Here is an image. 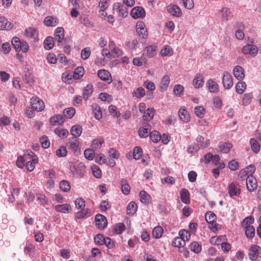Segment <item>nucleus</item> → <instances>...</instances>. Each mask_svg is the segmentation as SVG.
I'll use <instances>...</instances> for the list:
<instances>
[{
  "label": "nucleus",
  "instance_id": "nucleus-1",
  "mask_svg": "<svg viewBox=\"0 0 261 261\" xmlns=\"http://www.w3.org/2000/svg\"><path fill=\"white\" fill-rule=\"evenodd\" d=\"M228 191L230 197L238 196L241 193L240 185L237 181H232L228 186Z\"/></svg>",
  "mask_w": 261,
  "mask_h": 261
},
{
  "label": "nucleus",
  "instance_id": "nucleus-2",
  "mask_svg": "<svg viewBox=\"0 0 261 261\" xmlns=\"http://www.w3.org/2000/svg\"><path fill=\"white\" fill-rule=\"evenodd\" d=\"M30 103L32 108L37 112H41L44 108V102L37 97H32L30 100Z\"/></svg>",
  "mask_w": 261,
  "mask_h": 261
},
{
  "label": "nucleus",
  "instance_id": "nucleus-3",
  "mask_svg": "<svg viewBox=\"0 0 261 261\" xmlns=\"http://www.w3.org/2000/svg\"><path fill=\"white\" fill-rule=\"evenodd\" d=\"M113 10L118 13L119 15L122 17H125L128 14V8L124 4L115 3L113 6Z\"/></svg>",
  "mask_w": 261,
  "mask_h": 261
},
{
  "label": "nucleus",
  "instance_id": "nucleus-4",
  "mask_svg": "<svg viewBox=\"0 0 261 261\" xmlns=\"http://www.w3.org/2000/svg\"><path fill=\"white\" fill-rule=\"evenodd\" d=\"M248 255L252 260H256L258 257H261V248L257 245H252L249 249Z\"/></svg>",
  "mask_w": 261,
  "mask_h": 261
},
{
  "label": "nucleus",
  "instance_id": "nucleus-5",
  "mask_svg": "<svg viewBox=\"0 0 261 261\" xmlns=\"http://www.w3.org/2000/svg\"><path fill=\"white\" fill-rule=\"evenodd\" d=\"M242 51L244 54H249L254 57L257 54L258 48L255 45L248 43L242 47Z\"/></svg>",
  "mask_w": 261,
  "mask_h": 261
},
{
  "label": "nucleus",
  "instance_id": "nucleus-6",
  "mask_svg": "<svg viewBox=\"0 0 261 261\" xmlns=\"http://www.w3.org/2000/svg\"><path fill=\"white\" fill-rule=\"evenodd\" d=\"M55 41L57 42L58 45L63 44V41L64 39V30L62 27L57 28L54 33V38Z\"/></svg>",
  "mask_w": 261,
  "mask_h": 261
},
{
  "label": "nucleus",
  "instance_id": "nucleus-7",
  "mask_svg": "<svg viewBox=\"0 0 261 261\" xmlns=\"http://www.w3.org/2000/svg\"><path fill=\"white\" fill-rule=\"evenodd\" d=\"M28 156H29V159H31V161L27 160L25 166L28 171H32L35 168V164L37 163L38 162V158L32 151L28 153Z\"/></svg>",
  "mask_w": 261,
  "mask_h": 261
},
{
  "label": "nucleus",
  "instance_id": "nucleus-8",
  "mask_svg": "<svg viewBox=\"0 0 261 261\" xmlns=\"http://www.w3.org/2000/svg\"><path fill=\"white\" fill-rule=\"evenodd\" d=\"M246 184L247 188L250 192H253L257 188V181L256 178L253 176H248L246 177Z\"/></svg>",
  "mask_w": 261,
  "mask_h": 261
},
{
  "label": "nucleus",
  "instance_id": "nucleus-9",
  "mask_svg": "<svg viewBox=\"0 0 261 261\" xmlns=\"http://www.w3.org/2000/svg\"><path fill=\"white\" fill-rule=\"evenodd\" d=\"M224 87L226 89H230L233 86V80L231 74L228 72H225L222 78Z\"/></svg>",
  "mask_w": 261,
  "mask_h": 261
},
{
  "label": "nucleus",
  "instance_id": "nucleus-10",
  "mask_svg": "<svg viewBox=\"0 0 261 261\" xmlns=\"http://www.w3.org/2000/svg\"><path fill=\"white\" fill-rule=\"evenodd\" d=\"M131 16L135 19L143 18L145 16V11L142 7H136L132 9Z\"/></svg>",
  "mask_w": 261,
  "mask_h": 261
},
{
  "label": "nucleus",
  "instance_id": "nucleus-11",
  "mask_svg": "<svg viewBox=\"0 0 261 261\" xmlns=\"http://www.w3.org/2000/svg\"><path fill=\"white\" fill-rule=\"evenodd\" d=\"M97 76L100 80L107 82L108 84L112 81L110 73L105 69L99 70L97 72Z\"/></svg>",
  "mask_w": 261,
  "mask_h": 261
},
{
  "label": "nucleus",
  "instance_id": "nucleus-12",
  "mask_svg": "<svg viewBox=\"0 0 261 261\" xmlns=\"http://www.w3.org/2000/svg\"><path fill=\"white\" fill-rule=\"evenodd\" d=\"M95 219L96 225L99 228L104 229L107 226V220L104 216L97 214L96 215Z\"/></svg>",
  "mask_w": 261,
  "mask_h": 261
},
{
  "label": "nucleus",
  "instance_id": "nucleus-13",
  "mask_svg": "<svg viewBox=\"0 0 261 261\" xmlns=\"http://www.w3.org/2000/svg\"><path fill=\"white\" fill-rule=\"evenodd\" d=\"M143 54L149 58L154 57L156 55V46L150 45L146 46L143 49Z\"/></svg>",
  "mask_w": 261,
  "mask_h": 261
},
{
  "label": "nucleus",
  "instance_id": "nucleus-14",
  "mask_svg": "<svg viewBox=\"0 0 261 261\" xmlns=\"http://www.w3.org/2000/svg\"><path fill=\"white\" fill-rule=\"evenodd\" d=\"M206 86L210 92L217 93L219 91L218 84L212 80H208L206 83Z\"/></svg>",
  "mask_w": 261,
  "mask_h": 261
},
{
  "label": "nucleus",
  "instance_id": "nucleus-15",
  "mask_svg": "<svg viewBox=\"0 0 261 261\" xmlns=\"http://www.w3.org/2000/svg\"><path fill=\"white\" fill-rule=\"evenodd\" d=\"M168 12L172 16L179 17L181 15V11L180 8L176 5H170L167 7Z\"/></svg>",
  "mask_w": 261,
  "mask_h": 261
},
{
  "label": "nucleus",
  "instance_id": "nucleus-16",
  "mask_svg": "<svg viewBox=\"0 0 261 261\" xmlns=\"http://www.w3.org/2000/svg\"><path fill=\"white\" fill-rule=\"evenodd\" d=\"M234 77L238 80H242L245 76L243 68L240 66H236L233 69Z\"/></svg>",
  "mask_w": 261,
  "mask_h": 261
},
{
  "label": "nucleus",
  "instance_id": "nucleus-17",
  "mask_svg": "<svg viewBox=\"0 0 261 261\" xmlns=\"http://www.w3.org/2000/svg\"><path fill=\"white\" fill-rule=\"evenodd\" d=\"M196 142L198 143V145L200 148L202 149L208 147L210 144V141L208 139H204V138L201 136H198L196 138Z\"/></svg>",
  "mask_w": 261,
  "mask_h": 261
},
{
  "label": "nucleus",
  "instance_id": "nucleus-18",
  "mask_svg": "<svg viewBox=\"0 0 261 261\" xmlns=\"http://www.w3.org/2000/svg\"><path fill=\"white\" fill-rule=\"evenodd\" d=\"M55 208L57 211L62 213H69L71 211V207L69 204L57 205Z\"/></svg>",
  "mask_w": 261,
  "mask_h": 261
},
{
  "label": "nucleus",
  "instance_id": "nucleus-19",
  "mask_svg": "<svg viewBox=\"0 0 261 261\" xmlns=\"http://www.w3.org/2000/svg\"><path fill=\"white\" fill-rule=\"evenodd\" d=\"M13 25L9 22L5 17H0V30H9L12 28Z\"/></svg>",
  "mask_w": 261,
  "mask_h": 261
},
{
  "label": "nucleus",
  "instance_id": "nucleus-20",
  "mask_svg": "<svg viewBox=\"0 0 261 261\" xmlns=\"http://www.w3.org/2000/svg\"><path fill=\"white\" fill-rule=\"evenodd\" d=\"M64 120L61 115H55L50 118V122L52 125H62Z\"/></svg>",
  "mask_w": 261,
  "mask_h": 261
},
{
  "label": "nucleus",
  "instance_id": "nucleus-21",
  "mask_svg": "<svg viewBox=\"0 0 261 261\" xmlns=\"http://www.w3.org/2000/svg\"><path fill=\"white\" fill-rule=\"evenodd\" d=\"M178 115L180 120L184 122H187L190 120V117L188 111L184 108H181L179 110Z\"/></svg>",
  "mask_w": 261,
  "mask_h": 261
},
{
  "label": "nucleus",
  "instance_id": "nucleus-22",
  "mask_svg": "<svg viewBox=\"0 0 261 261\" xmlns=\"http://www.w3.org/2000/svg\"><path fill=\"white\" fill-rule=\"evenodd\" d=\"M170 81V77L168 75H165L163 76L160 86V90L161 92H164L167 90Z\"/></svg>",
  "mask_w": 261,
  "mask_h": 261
},
{
  "label": "nucleus",
  "instance_id": "nucleus-23",
  "mask_svg": "<svg viewBox=\"0 0 261 261\" xmlns=\"http://www.w3.org/2000/svg\"><path fill=\"white\" fill-rule=\"evenodd\" d=\"M150 130V125L146 123L143 127H141L138 130L139 136L141 138L147 137L148 135V131Z\"/></svg>",
  "mask_w": 261,
  "mask_h": 261
},
{
  "label": "nucleus",
  "instance_id": "nucleus-24",
  "mask_svg": "<svg viewBox=\"0 0 261 261\" xmlns=\"http://www.w3.org/2000/svg\"><path fill=\"white\" fill-rule=\"evenodd\" d=\"M180 195L181 200L183 203L185 204H188L190 203V193L188 190L186 189H182L180 191Z\"/></svg>",
  "mask_w": 261,
  "mask_h": 261
},
{
  "label": "nucleus",
  "instance_id": "nucleus-25",
  "mask_svg": "<svg viewBox=\"0 0 261 261\" xmlns=\"http://www.w3.org/2000/svg\"><path fill=\"white\" fill-rule=\"evenodd\" d=\"M193 84L195 88H199L203 85V76L198 74L193 81Z\"/></svg>",
  "mask_w": 261,
  "mask_h": 261
},
{
  "label": "nucleus",
  "instance_id": "nucleus-26",
  "mask_svg": "<svg viewBox=\"0 0 261 261\" xmlns=\"http://www.w3.org/2000/svg\"><path fill=\"white\" fill-rule=\"evenodd\" d=\"M140 199L141 202L147 204L150 201L149 195L145 191H141L139 193Z\"/></svg>",
  "mask_w": 261,
  "mask_h": 261
},
{
  "label": "nucleus",
  "instance_id": "nucleus-27",
  "mask_svg": "<svg viewBox=\"0 0 261 261\" xmlns=\"http://www.w3.org/2000/svg\"><path fill=\"white\" fill-rule=\"evenodd\" d=\"M154 109L151 108H148L146 110V111L144 112L143 116V118L144 120H145V121H150L153 118V117L154 116Z\"/></svg>",
  "mask_w": 261,
  "mask_h": 261
},
{
  "label": "nucleus",
  "instance_id": "nucleus-28",
  "mask_svg": "<svg viewBox=\"0 0 261 261\" xmlns=\"http://www.w3.org/2000/svg\"><path fill=\"white\" fill-rule=\"evenodd\" d=\"M93 92V86L91 84L87 85L83 90V96L85 100H87Z\"/></svg>",
  "mask_w": 261,
  "mask_h": 261
},
{
  "label": "nucleus",
  "instance_id": "nucleus-29",
  "mask_svg": "<svg viewBox=\"0 0 261 261\" xmlns=\"http://www.w3.org/2000/svg\"><path fill=\"white\" fill-rule=\"evenodd\" d=\"M70 132L72 136L75 138H77L81 135L82 127L79 125H73L71 127Z\"/></svg>",
  "mask_w": 261,
  "mask_h": 261
},
{
  "label": "nucleus",
  "instance_id": "nucleus-30",
  "mask_svg": "<svg viewBox=\"0 0 261 261\" xmlns=\"http://www.w3.org/2000/svg\"><path fill=\"white\" fill-rule=\"evenodd\" d=\"M104 139L102 138H98L93 140L91 145L92 149L97 150L100 148L101 145L104 143Z\"/></svg>",
  "mask_w": 261,
  "mask_h": 261
},
{
  "label": "nucleus",
  "instance_id": "nucleus-31",
  "mask_svg": "<svg viewBox=\"0 0 261 261\" xmlns=\"http://www.w3.org/2000/svg\"><path fill=\"white\" fill-rule=\"evenodd\" d=\"M92 109L93 110V113L94 114L95 118L99 120L102 117V112L100 110L99 106L96 103H94L92 105Z\"/></svg>",
  "mask_w": 261,
  "mask_h": 261
},
{
  "label": "nucleus",
  "instance_id": "nucleus-32",
  "mask_svg": "<svg viewBox=\"0 0 261 261\" xmlns=\"http://www.w3.org/2000/svg\"><path fill=\"white\" fill-rule=\"evenodd\" d=\"M232 147V144L229 143H224L220 144L218 146V148L220 151L224 153H227L229 152Z\"/></svg>",
  "mask_w": 261,
  "mask_h": 261
},
{
  "label": "nucleus",
  "instance_id": "nucleus-33",
  "mask_svg": "<svg viewBox=\"0 0 261 261\" xmlns=\"http://www.w3.org/2000/svg\"><path fill=\"white\" fill-rule=\"evenodd\" d=\"M121 186V190L123 194L127 195L130 192V187L127 181L124 179H121L120 180Z\"/></svg>",
  "mask_w": 261,
  "mask_h": 261
},
{
  "label": "nucleus",
  "instance_id": "nucleus-34",
  "mask_svg": "<svg viewBox=\"0 0 261 261\" xmlns=\"http://www.w3.org/2000/svg\"><path fill=\"white\" fill-rule=\"evenodd\" d=\"M250 143L252 150L254 152L258 153L260 150V145L256 139L251 138L250 140Z\"/></svg>",
  "mask_w": 261,
  "mask_h": 261
},
{
  "label": "nucleus",
  "instance_id": "nucleus-35",
  "mask_svg": "<svg viewBox=\"0 0 261 261\" xmlns=\"http://www.w3.org/2000/svg\"><path fill=\"white\" fill-rule=\"evenodd\" d=\"M44 48L47 50L51 49L54 47V38L52 37H47L44 41Z\"/></svg>",
  "mask_w": 261,
  "mask_h": 261
},
{
  "label": "nucleus",
  "instance_id": "nucleus-36",
  "mask_svg": "<svg viewBox=\"0 0 261 261\" xmlns=\"http://www.w3.org/2000/svg\"><path fill=\"white\" fill-rule=\"evenodd\" d=\"M245 234L249 239H252L255 234V228L253 226L248 225L245 226Z\"/></svg>",
  "mask_w": 261,
  "mask_h": 261
},
{
  "label": "nucleus",
  "instance_id": "nucleus-37",
  "mask_svg": "<svg viewBox=\"0 0 261 261\" xmlns=\"http://www.w3.org/2000/svg\"><path fill=\"white\" fill-rule=\"evenodd\" d=\"M246 86L245 82L243 81L238 82L236 86V92L240 94H243L246 89Z\"/></svg>",
  "mask_w": 261,
  "mask_h": 261
},
{
  "label": "nucleus",
  "instance_id": "nucleus-38",
  "mask_svg": "<svg viewBox=\"0 0 261 261\" xmlns=\"http://www.w3.org/2000/svg\"><path fill=\"white\" fill-rule=\"evenodd\" d=\"M84 73V68L81 66H79L75 68L73 77L75 79H80L83 76Z\"/></svg>",
  "mask_w": 261,
  "mask_h": 261
},
{
  "label": "nucleus",
  "instance_id": "nucleus-39",
  "mask_svg": "<svg viewBox=\"0 0 261 261\" xmlns=\"http://www.w3.org/2000/svg\"><path fill=\"white\" fill-rule=\"evenodd\" d=\"M29 159L30 158L29 156H28V154L25 155L24 157H22V156H18L16 161V165L19 168H23L24 166L25 162L29 160Z\"/></svg>",
  "mask_w": 261,
  "mask_h": 261
},
{
  "label": "nucleus",
  "instance_id": "nucleus-40",
  "mask_svg": "<svg viewBox=\"0 0 261 261\" xmlns=\"http://www.w3.org/2000/svg\"><path fill=\"white\" fill-rule=\"evenodd\" d=\"M25 35L27 37L36 39L37 33L35 28H29L25 30Z\"/></svg>",
  "mask_w": 261,
  "mask_h": 261
},
{
  "label": "nucleus",
  "instance_id": "nucleus-41",
  "mask_svg": "<svg viewBox=\"0 0 261 261\" xmlns=\"http://www.w3.org/2000/svg\"><path fill=\"white\" fill-rule=\"evenodd\" d=\"M55 133L61 138H65L69 135V132L66 129L56 128L54 130Z\"/></svg>",
  "mask_w": 261,
  "mask_h": 261
},
{
  "label": "nucleus",
  "instance_id": "nucleus-42",
  "mask_svg": "<svg viewBox=\"0 0 261 261\" xmlns=\"http://www.w3.org/2000/svg\"><path fill=\"white\" fill-rule=\"evenodd\" d=\"M137 210V205L135 202H130L127 206V212L129 215H133Z\"/></svg>",
  "mask_w": 261,
  "mask_h": 261
},
{
  "label": "nucleus",
  "instance_id": "nucleus-43",
  "mask_svg": "<svg viewBox=\"0 0 261 261\" xmlns=\"http://www.w3.org/2000/svg\"><path fill=\"white\" fill-rule=\"evenodd\" d=\"M163 233V229L160 226L154 227L152 230V235L156 239L160 238Z\"/></svg>",
  "mask_w": 261,
  "mask_h": 261
},
{
  "label": "nucleus",
  "instance_id": "nucleus-44",
  "mask_svg": "<svg viewBox=\"0 0 261 261\" xmlns=\"http://www.w3.org/2000/svg\"><path fill=\"white\" fill-rule=\"evenodd\" d=\"M44 23L48 27L55 26L57 24L56 18L52 16H47L45 18Z\"/></svg>",
  "mask_w": 261,
  "mask_h": 261
},
{
  "label": "nucleus",
  "instance_id": "nucleus-45",
  "mask_svg": "<svg viewBox=\"0 0 261 261\" xmlns=\"http://www.w3.org/2000/svg\"><path fill=\"white\" fill-rule=\"evenodd\" d=\"M205 219L208 223H214L216 219V216L214 213L209 211L205 213Z\"/></svg>",
  "mask_w": 261,
  "mask_h": 261
},
{
  "label": "nucleus",
  "instance_id": "nucleus-46",
  "mask_svg": "<svg viewBox=\"0 0 261 261\" xmlns=\"http://www.w3.org/2000/svg\"><path fill=\"white\" fill-rule=\"evenodd\" d=\"M149 137L153 142L157 143L161 140V136L159 132L154 130L150 133Z\"/></svg>",
  "mask_w": 261,
  "mask_h": 261
},
{
  "label": "nucleus",
  "instance_id": "nucleus-47",
  "mask_svg": "<svg viewBox=\"0 0 261 261\" xmlns=\"http://www.w3.org/2000/svg\"><path fill=\"white\" fill-rule=\"evenodd\" d=\"M82 211H79L76 214V217L78 219H82L90 216L89 210L88 208H83Z\"/></svg>",
  "mask_w": 261,
  "mask_h": 261
},
{
  "label": "nucleus",
  "instance_id": "nucleus-48",
  "mask_svg": "<svg viewBox=\"0 0 261 261\" xmlns=\"http://www.w3.org/2000/svg\"><path fill=\"white\" fill-rule=\"evenodd\" d=\"M221 17L223 19L228 20L231 17L229 10L227 8H224L221 10Z\"/></svg>",
  "mask_w": 261,
  "mask_h": 261
},
{
  "label": "nucleus",
  "instance_id": "nucleus-49",
  "mask_svg": "<svg viewBox=\"0 0 261 261\" xmlns=\"http://www.w3.org/2000/svg\"><path fill=\"white\" fill-rule=\"evenodd\" d=\"M133 95L137 98H141L145 95V92L143 88L139 87L133 91Z\"/></svg>",
  "mask_w": 261,
  "mask_h": 261
},
{
  "label": "nucleus",
  "instance_id": "nucleus-50",
  "mask_svg": "<svg viewBox=\"0 0 261 261\" xmlns=\"http://www.w3.org/2000/svg\"><path fill=\"white\" fill-rule=\"evenodd\" d=\"M60 188L63 192H67L70 190V185L67 180H63L60 183Z\"/></svg>",
  "mask_w": 261,
  "mask_h": 261
},
{
  "label": "nucleus",
  "instance_id": "nucleus-51",
  "mask_svg": "<svg viewBox=\"0 0 261 261\" xmlns=\"http://www.w3.org/2000/svg\"><path fill=\"white\" fill-rule=\"evenodd\" d=\"M179 234L180 235V238L182 239L184 241H188L190 239L191 234L190 233L185 229L181 230Z\"/></svg>",
  "mask_w": 261,
  "mask_h": 261
},
{
  "label": "nucleus",
  "instance_id": "nucleus-52",
  "mask_svg": "<svg viewBox=\"0 0 261 261\" xmlns=\"http://www.w3.org/2000/svg\"><path fill=\"white\" fill-rule=\"evenodd\" d=\"M22 44L20 39L18 37H14L12 40V44L17 52L19 51V48Z\"/></svg>",
  "mask_w": 261,
  "mask_h": 261
},
{
  "label": "nucleus",
  "instance_id": "nucleus-53",
  "mask_svg": "<svg viewBox=\"0 0 261 261\" xmlns=\"http://www.w3.org/2000/svg\"><path fill=\"white\" fill-rule=\"evenodd\" d=\"M75 110L73 108H68L65 109L63 113L65 117L68 118H72L75 114Z\"/></svg>",
  "mask_w": 261,
  "mask_h": 261
},
{
  "label": "nucleus",
  "instance_id": "nucleus-54",
  "mask_svg": "<svg viewBox=\"0 0 261 261\" xmlns=\"http://www.w3.org/2000/svg\"><path fill=\"white\" fill-rule=\"evenodd\" d=\"M142 150L140 147H135L133 151V158L136 160H138L140 159L142 155Z\"/></svg>",
  "mask_w": 261,
  "mask_h": 261
},
{
  "label": "nucleus",
  "instance_id": "nucleus-55",
  "mask_svg": "<svg viewBox=\"0 0 261 261\" xmlns=\"http://www.w3.org/2000/svg\"><path fill=\"white\" fill-rule=\"evenodd\" d=\"M205 109L203 107L197 106L194 109V112L197 116L202 118L205 114Z\"/></svg>",
  "mask_w": 261,
  "mask_h": 261
},
{
  "label": "nucleus",
  "instance_id": "nucleus-56",
  "mask_svg": "<svg viewBox=\"0 0 261 261\" xmlns=\"http://www.w3.org/2000/svg\"><path fill=\"white\" fill-rule=\"evenodd\" d=\"M191 250L195 253H198L201 250V247L198 242H193L190 244Z\"/></svg>",
  "mask_w": 261,
  "mask_h": 261
},
{
  "label": "nucleus",
  "instance_id": "nucleus-57",
  "mask_svg": "<svg viewBox=\"0 0 261 261\" xmlns=\"http://www.w3.org/2000/svg\"><path fill=\"white\" fill-rule=\"evenodd\" d=\"M79 142L76 140L74 142H69V149L73 150L74 153H77L79 152Z\"/></svg>",
  "mask_w": 261,
  "mask_h": 261
},
{
  "label": "nucleus",
  "instance_id": "nucleus-58",
  "mask_svg": "<svg viewBox=\"0 0 261 261\" xmlns=\"http://www.w3.org/2000/svg\"><path fill=\"white\" fill-rule=\"evenodd\" d=\"M146 61L144 58H135L133 60L134 65L137 66H141L146 64Z\"/></svg>",
  "mask_w": 261,
  "mask_h": 261
},
{
  "label": "nucleus",
  "instance_id": "nucleus-59",
  "mask_svg": "<svg viewBox=\"0 0 261 261\" xmlns=\"http://www.w3.org/2000/svg\"><path fill=\"white\" fill-rule=\"evenodd\" d=\"M125 225L122 223H119L116 224L114 227L115 232L117 234L122 233L125 229Z\"/></svg>",
  "mask_w": 261,
  "mask_h": 261
},
{
  "label": "nucleus",
  "instance_id": "nucleus-60",
  "mask_svg": "<svg viewBox=\"0 0 261 261\" xmlns=\"http://www.w3.org/2000/svg\"><path fill=\"white\" fill-rule=\"evenodd\" d=\"M84 154L85 157L89 160H92L94 158V151L92 149H86Z\"/></svg>",
  "mask_w": 261,
  "mask_h": 261
},
{
  "label": "nucleus",
  "instance_id": "nucleus-61",
  "mask_svg": "<svg viewBox=\"0 0 261 261\" xmlns=\"http://www.w3.org/2000/svg\"><path fill=\"white\" fill-rule=\"evenodd\" d=\"M91 54V49L90 47H86L83 49L81 51V58L85 60H87Z\"/></svg>",
  "mask_w": 261,
  "mask_h": 261
},
{
  "label": "nucleus",
  "instance_id": "nucleus-62",
  "mask_svg": "<svg viewBox=\"0 0 261 261\" xmlns=\"http://www.w3.org/2000/svg\"><path fill=\"white\" fill-rule=\"evenodd\" d=\"M75 205L77 208L83 209L85 206V201L82 198H77L75 200Z\"/></svg>",
  "mask_w": 261,
  "mask_h": 261
},
{
  "label": "nucleus",
  "instance_id": "nucleus-63",
  "mask_svg": "<svg viewBox=\"0 0 261 261\" xmlns=\"http://www.w3.org/2000/svg\"><path fill=\"white\" fill-rule=\"evenodd\" d=\"M40 142L42 147L44 148H48L50 146V142L46 136H42L40 139Z\"/></svg>",
  "mask_w": 261,
  "mask_h": 261
},
{
  "label": "nucleus",
  "instance_id": "nucleus-64",
  "mask_svg": "<svg viewBox=\"0 0 261 261\" xmlns=\"http://www.w3.org/2000/svg\"><path fill=\"white\" fill-rule=\"evenodd\" d=\"M67 153V150L65 147L62 146L56 150V155L59 158L65 157Z\"/></svg>",
  "mask_w": 261,
  "mask_h": 261
}]
</instances>
